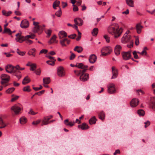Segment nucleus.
<instances>
[{"label": "nucleus", "mask_w": 155, "mask_h": 155, "mask_svg": "<svg viewBox=\"0 0 155 155\" xmlns=\"http://www.w3.org/2000/svg\"><path fill=\"white\" fill-rule=\"evenodd\" d=\"M107 31L109 34L114 35L115 38H117L120 36L123 30L121 28H119L118 24H115L109 26Z\"/></svg>", "instance_id": "1"}, {"label": "nucleus", "mask_w": 155, "mask_h": 155, "mask_svg": "<svg viewBox=\"0 0 155 155\" xmlns=\"http://www.w3.org/2000/svg\"><path fill=\"white\" fill-rule=\"evenodd\" d=\"M11 109L15 114H19L21 113L22 107L20 104H15L11 107Z\"/></svg>", "instance_id": "2"}, {"label": "nucleus", "mask_w": 155, "mask_h": 155, "mask_svg": "<svg viewBox=\"0 0 155 155\" xmlns=\"http://www.w3.org/2000/svg\"><path fill=\"white\" fill-rule=\"evenodd\" d=\"M130 32L129 31H127L124 34L123 37L121 39V42L123 44H125L128 42L131 39V36L128 35Z\"/></svg>", "instance_id": "3"}, {"label": "nucleus", "mask_w": 155, "mask_h": 155, "mask_svg": "<svg viewBox=\"0 0 155 155\" xmlns=\"http://www.w3.org/2000/svg\"><path fill=\"white\" fill-rule=\"evenodd\" d=\"M112 51V48L110 46L103 47L101 52L102 56H105L110 54Z\"/></svg>", "instance_id": "4"}, {"label": "nucleus", "mask_w": 155, "mask_h": 155, "mask_svg": "<svg viewBox=\"0 0 155 155\" xmlns=\"http://www.w3.org/2000/svg\"><path fill=\"white\" fill-rule=\"evenodd\" d=\"M10 76L5 74H2L1 76V78L2 80L1 82L2 84L4 85L5 86H6L7 85L4 84L7 83L9 81L10 79Z\"/></svg>", "instance_id": "5"}, {"label": "nucleus", "mask_w": 155, "mask_h": 155, "mask_svg": "<svg viewBox=\"0 0 155 155\" xmlns=\"http://www.w3.org/2000/svg\"><path fill=\"white\" fill-rule=\"evenodd\" d=\"M16 38H15V40L17 42H18L21 43L23 41H25V37H24L21 35V34L17 33L15 35Z\"/></svg>", "instance_id": "6"}, {"label": "nucleus", "mask_w": 155, "mask_h": 155, "mask_svg": "<svg viewBox=\"0 0 155 155\" xmlns=\"http://www.w3.org/2000/svg\"><path fill=\"white\" fill-rule=\"evenodd\" d=\"M131 51L123 52L122 53V55L124 60H128L131 58Z\"/></svg>", "instance_id": "7"}, {"label": "nucleus", "mask_w": 155, "mask_h": 155, "mask_svg": "<svg viewBox=\"0 0 155 155\" xmlns=\"http://www.w3.org/2000/svg\"><path fill=\"white\" fill-rule=\"evenodd\" d=\"M65 71L63 68L59 66L57 68V74L60 77H63L65 75Z\"/></svg>", "instance_id": "8"}, {"label": "nucleus", "mask_w": 155, "mask_h": 155, "mask_svg": "<svg viewBox=\"0 0 155 155\" xmlns=\"http://www.w3.org/2000/svg\"><path fill=\"white\" fill-rule=\"evenodd\" d=\"M46 57L51 60V61H46L47 63L49 65L52 66L54 65L55 64V62L56 61V59H55V58L48 55V54L47 55Z\"/></svg>", "instance_id": "9"}, {"label": "nucleus", "mask_w": 155, "mask_h": 155, "mask_svg": "<svg viewBox=\"0 0 155 155\" xmlns=\"http://www.w3.org/2000/svg\"><path fill=\"white\" fill-rule=\"evenodd\" d=\"M108 91L110 94H113L115 92L116 90L114 84L113 83L109 84L108 87Z\"/></svg>", "instance_id": "10"}, {"label": "nucleus", "mask_w": 155, "mask_h": 155, "mask_svg": "<svg viewBox=\"0 0 155 155\" xmlns=\"http://www.w3.org/2000/svg\"><path fill=\"white\" fill-rule=\"evenodd\" d=\"M112 70L113 75L111 77V79H113L116 78L118 74L117 70L115 67L113 66L112 67Z\"/></svg>", "instance_id": "11"}, {"label": "nucleus", "mask_w": 155, "mask_h": 155, "mask_svg": "<svg viewBox=\"0 0 155 155\" xmlns=\"http://www.w3.org/2000/svg\"><path fill=\"white\" fill-rule=\"evenodd\" d=\"M121 49L122 47L120 45H117L115 46L114 52L116 55L118 56L120 54V52Z\"/></svg>", "instance_id": "12"}, {"label": "nucleus", "mask_w": 155, "mask_h": 155, "mask_svg": "<svg viewBox=\"0 0 155 155\" xmlns=\"http://www.w3.org/2000/svg\"><path fill=\"white\" fill-rule=\"evenodd\" d=\"M14 68V67L11 64L8 65L5 67V70L6 72L10 74L12 73Z\"/></svg>", "instance_id": "13"}, {"label": "nucleus", "mask_w": 155, "mask_h": 155, "mask_svg": "<svg viewBox=\"0 0 155 155\" xmlns=\"http://www.w3.org/2000/svg\"><path fill=\"white\" fill-rule=\"evenodd\" d=\"M29 22L26 20H24L21 22L20 25L21 27L23 28H25L29 26Z\"/></svg>", "instance_id": "14"}, {"label": "nucleus", "mask_w": 155, "mask_h": 155, "mask_svg": "<svg viewBox=\"0 0 155 155\" xmlns=\"http://www.w3.org/2000/svg\"><path fill=\"white\" fill-rule=\"evenodd\" d=\"M74 21L76 25L81 26L83 24V21L80 18H76L74 19Z\"/></svg>", "instance_id": "15"}, {"label": "nucleus", "mask_w": 155, "mask_h": 155, "mask_svg": "<svg viewBox=\"0 0 155 155\" xmlns=\"http://www.w3.org/2000/svg\"><path fill=\"white\" fill-rule=\"evenodd\" d=\"M39 23L35 21L33 22V25L35 27L33 29V31L34 33H36L39 30L40 26L38 25Z\"/></svg>", "instance_id": "16"}, {"label": "nucleus", "mask_w": 155, "mask_h": 155, "mask_svg": "<svg viewBox=\"0 0 155 155\" xmlns=\"http://www.w3.org/2000/svg\"><path fill=\"white\" fill-rule=\"evenodd\" d=\"M97 60V57L95 54H91L89 59V62L92 64H93Z\"/></svg>", "instance_id": "17"}, {"label": "nucleus", "mask_w": 155, "mask_h": 155, "mask_svg": "<svg viewBox=\"0 0 155 155\" xmlns=\"http://www.w3.org/2000/svg\"><path fill=\"white\" fill-rule=\"evenodd\" d=\"M80 80L83 81H87L89 78V74H86L84 75H80Z\"/></svg>", "instance_id": "18"}, {"label": "nucleus", "mask_w": 155, "mask_h": 155, "mask_svg": "<svg viewBox=\"0 0 155 155\" xmlns=\"http://www.w3.org/2000/svg\"><path fill=\"white\" fill-rule=\"evenodd\" d=\"M7 125L8 124L3 120L2 118L0 117V128H5L7 126Z\"/></svg>", "instance_id": "19"}, {"label": "nucleus", "mask_w": 155, "mask_h": 155, "mask_svg": "<svg viewBox=\"0 0 155 155\" xmlns=\"http://www.w3.org/2000/svg\"><path fill=\"white\" fill-rule=\"evenodd\" d=\"M67 36L66 33L64 31H60L58 33L59 38L60 39H62Z\"/></svg>", "instance_id": "20"}, {"label": "nucleus", "mask_w": 155, "mask_h": 155, "mask_svg": "<svg viewBox=\"0 0 155 155\" xmlns=\"http://www.w3.org/2000/svg\"><path fill=\"white\" fill-rule=\"evenodd\" d=\"M143 28V26L141 25V23L136 24V31L137 33L139 34L140 33Z\"/></svg>", "instance_id": "21"}, {"label": "nucleus", "mask_w": 155, "mask_h": 155, "mask_svg": "<svg viewBox=\"0 0 155 155\" xmlns=\"http://www.w3.org/2000/svg\"><path fill=\"white\" fill-rule=\"evenodd\" d=\"M48 117H46L44 118V120L42 121V125H46L48 124V121L50 119V118H48Z\"/></svg>", "instance_id": "22"}, {"label": "nucleus", "mask_w": 155, "mask_h": 155, "mask_svg": "<svg viewBox=\"0 0 155 155\" xmlns=\"http://www.w3.org/2000/svg\"><path fill=\"white\" fill-rule=\"evenodd\" d=\"M68 122V119L65 120L64 121V124L67 126L72 127L74 125L75 122Z\"/></svg>", "instance_id": "23"}, {"label": "nucleus", "mask_w": 155, "mask_h": 155, "mask_svg": "<svg viewBox=\"0 0 155 155\" xmlns=\"http://www.w3.org/2000/svg\"><path fill=\"white\" fill-rule=\"evenodd\" d=\"M74 51H77L78 53H81L83 50L81 46H76L74 49Z\"/></svg>", "instance_id": "24"}, {"label": "nucleus", "mask_w": 155, "mask_h": 155, "mask_svg": "<svg viewBox=\"0 0 155 155\" xmlns=\"http://www.w3.org/2000/svg\"><path fill=\"white\" fill-rule=\"evenodd\" d=\"M36 51V50L35 48H32L31 49L28 54V55L30 56H32L33 57H35V53Z\"/></svg>", "instance_id": "25"}, {"label": "nucleus", "mask_w": 155, "mask_h": 155, "mask_svg": "<svg viewBox=\"0 0 155 155\" xmlns=\"http://www.w3.org/2000/svg\"><path fill=\"white\" fill-rule=\"evenodd\" d=\"M56 36L54 35L51 38L50 40L48 41V43L50 44H51L53 43L56 42Z\"/></svg>", "instance_id": "26"}, {"label": "nucleus", "mask_w": 155, "mask_h": 155, "mask_svg": "<svg viewBox=\"0 0 155 155\" xmlns=\"http://www.w3.org/2000/svg\"><path fill=\"white\" fill-rule=\"evenodd\" d=\"M30 81V79L28 76H26L23 79L22 83L23 84H26L29 83Z\"/></svg>", "instance_id": "27"}, {"label": "nucleus", "mask_w": 155, "mask_h": 155, "mask_svg": "<svg viewBox=\"0 0 155 155\" xmlns=\"http://www.w3.org/2000/svg\"><path fill=\"white\" fill-rule=\"evenodd\" d=\"M50 82V79L49 78H45L43 79L44 84H48Z\"/></svg>", "instance_id": "28"}, {"label": "nucleus", "mask_w": 155, "mask_h": 155, "mask_svg": "<svg viewBox=\"0 0 155 155\" xmlns=\"http://www.w3.org/2000/svg\"><path fill=\"white\" fill-rule=\"evenodd\" d=\"M20 123L21 124H25L27 121V119L26 117H21L20 119Z\"/></svg>", "instance_id": "29"}, {"label": "nucleus", "mask_w": 155, "mask_h": 155, "mask_svg": "<svg viewBox=\"0 0 155 155\" xmlns=\"http://www.w3.org/2000/svg\"><path fill=\"white\" fill-rule=\"evenodd\" d=\"M126 3L130 6L134 7V2L132 0H126Z\"/></svg>", "instance_id": "30"}, {"label": "nucleus", "mask_w": 155, "mask_h": 155, "mask_svg": "<svg viewBox=\"0 0 155 155\" xmlns=\"http://www.w3.org/2000/svg\"><path fill=\"white\" fill-rule=\"evenodd\" d=\"M12 13V12L11 11H9L8 12H6L5 10L2 11V14L5 16H8L10 15Z\"/></svg>", "instance_id": "31"}, {"label": "nucleus", "mask_w": 155, "mask_h": 155, "mask_svg": "<svg viewBox=\"0 0 155 155\" xmlns=\"http://www.w3.org/2000/svg\"><path fill=\"white\" fill-rule=\"evenodd\" d=\"M99 118L101 120H103L105 118V114L103 111L101 112L99 115Z\"/></svg>", "instance_id": "32"}, {"label": "nucleus", "mask_w": 155, "mask_h": 155, "mask_svg": "<svg viewBox=\"0 0 155 155\" xmlns=\"http://www.w3.org/2000/svg\"><path fill=\"white\" fill-rule=\"evenodd\" d=\"M81 128L83 130H86L89 128V127L86 123H83L81 126Z\"/></svg>", "instance_id": "33"}, {"label": "nucleus", "mask_w": 155, "mask_h": 155, "mask_svg": "<svg viewBox=\"0 0 155 155\" xmlns=\"http://www.w3.org/2000/svg\"><path fill=\"white\" fill-rule=\"evenodd\" d=\"M61 39L60 42L61 46H66V45L65 43L66 41V40H67V39L65 38L62 39Z\"/></svg>", "instance_id": "34"}, {"label": "nucleus", "mask_w": 155, "mask_h": 155, "mask_svg": "<svg viewBox=\"0 0 155 155\" xmlns=\"http://www.w3.org/2000/svg\"><path fill=\"white\" fill-rule=\"evenodd\" d=\"M96 119L94 117L91 118L89 120V122L90 124H93L96 123Z\"/></svg>", "instance_id": "35"}, {"label": "nucleus", "mask_w": 155, "mask_h": 155, "mask_svg": "<svg viewBox=\"0 0 155 155\" xmlns=\"http://www.w3.org/2000/svg\"><path fill=\"white\" fill-rule=\"evenodd\" d=\"M98 31V29L97 28H94L92 31V34L93 36L97 35Z\"/></svg>", "instance_id": "36"}, {"label": "nucleus", "mask_w": 155, "mask_h": 155, "mask_svg": "<svg viewBox=\"0 0 155 155\" xmlns=\"http://www.w3.org/2000/svg\"><path fill=\"white\" fill-rule=\"evenodd\" d=\"M129 41V43L127 45V46L129 48H131L133 46L134 41L133 40L131 39Z\"/></svg>", "instance_id": "37"}, {"label": "nucleus", "mask_w": 155, "mask_h": 155, "mask_svg": "<svg viewBox=\"0 0 155 155\" xmlns=\"http://www.w3.org/2000/svg\"><path fill=\"white\" fill-rule=\"evenodd\" d=\"M137 114L140 116H143L144 115L145 112L143 110L140 109L138 110Z\"/></svg>", "instance_id": "38"}, {"label": "nucleus", "mask_w": 155, "mask_h": 155, "mask_svg": "<svg viewBox=\"0 0 155 155\" xmlns=\"http://www.w3.org/2000/svg\"><path fill=\"white\" fill-rule=\"evenodd\" d=\"M15 90V88L14 87H11L6 90L5 92L7 94H11Z\"/></svg>", "instance_id": "39"}, {"label": "nucleus", "mask_w": 155, "mask_h": 155, "mask_svg": "<svg viewBox=\"0 0 155 155\" xmlns=\"http://www.w3.org/2000/svg\"><path fill=\"white\" fill-rule=\"evenodd\" d=\"M88 66L87 65H84L82 63H78V68L81 69L87 68Z\"/></svg>", "instance_id": "40"}, {"label": "nucleus", "mask_w": 155, "mask_h": 155, "mask_svg": "<svg viewBox=\"0 0 155 155\" xmlns=\"http://www.w3.org/2000/svg\"><path fill=\"white\" fill-rule=\"evenodd\" d=\"M130 106L132 107L136 106V100L135 98H133L130 102Z\"/></svg>", "instance_id": "41"}, {"label": "nucleus", "mask_w": 155, "mask_h": 155, "mask_svg": "<svg viewBox=\"0 0 155 155\" xmlns=\"http://www.w3.org/2000/svg\"><path fill=\"white\" fill-rule=\"evenodd\" d=\"M7 33L9 35H11L12 34V32L11 30L8 28H5L3 33Z\"/></svg>", "instance_id": "42"}, {"label": "nucleus", "mask_w": 155, "mask_h": 155, "mask_svg": "<svg viewBox=\"0 0 155 155\" xmlns=\"http://www.w3.org/2000/svg\"><path fill=\"white\" fill-rule=\"evenodd\" d=\"M31 68H30V70L31 71H34L36 68V65L35 64H32L31 66H30Z\"/></svg>", "instance_id": "43"}, {"label": "nucleus", "mask_w": 155, "mask_h": 155, "mask_svg": "<svg viewBox=\"0 0 155 155\" xmlns=\"http://www.w3.org/2000/svg\"><path fill=\"white\" fill-rule=\"evenodd\" d=\"M35 35L34 34H31L30 35H27L25 37L26 38L29 39V38L34 39L35 37Z\"/></svg>", "instance_id": "44"}, {"label": "nucleus", "mask_w": 155, "mask_h": 155, "mask_svg": "<svg viewBox=\"0 0 155 155\" xmlns=\"http://www.w3.org/2000/svg\"><path fill=\"white\" fill-rule=\"evenodd\" d=\"M153 100L151 102V106L153 110H155V97L153 98Z\"/></svg>", "instance_id": "45"}, {"label": "nucleus", "mask_w": 155, "mask_h": 155, "mask_svg": "<svg viewBox=\"0 0 155 155\" xmlns=\"http://www.w3.org/2000/svg\"><path fill=\"white\" fill-rule=\"evenodd\" d=\"M62 12L61 10V8H59V10L57 11L55 13V15L58 17H60L61 15Z\"/></svg>", "instance_id": "46"}, {"label": "nucleus", "mask_w": 155, "mask_h": 155, "mask_svg": "<svg viewBox=\"0 0 155 155\" xmlns=\"http://www.w3.org/2000/svg\"><path fill=\"white\" fill-rule=\"evenodd\" d=\"M23 91H26L28 92L30 91L31 89L30 88V86H27L24 87L23 88Z\"/></svg>", "instance_id": "47"}, {"label": "nucleus", "mask_w": 155, "mask_h": 155, "mask_svg": "<svg viewBox=\"0 0 155 155\" xmlns=\"http://www.w3.org/2000/svg\"><path fill=\"white\" fill-rule=\"evenodd\" d=\"M104 38L105 39L106 42L109 43L110 41V37L107 35H104Z\"/></svg>", "instance_id": "48"}, {"label": "nucleus", "mask_w": 155, "mask_h": 155, "mask_svg": "<svg viewBox=\"0 0 155 155\" xmlns=\"http://www.w3.org/2000/svg\"><path fill=\"white\" fill-rule=\"evenodd\" d=\"M17 52L19 55L21 56L24 55L25 54V51H20L18 49L17 50Z\"/></svg>", "instance_id": "49"}, {"label": "nucleus", "mask_w": 155, "mask_h": 155, "mask_svg": "<svg viewBox=\"0 0 155 155\" xmlns=\"http://www.w3.org/2000/svg\"><path fill=\"white\" fill-rule=\"evenodd\" d=\"M25 41L26 42V43L28 45H31L33 43V41L29 39L26 38L25 39Z\"/></svg>", "instance_id": "50"}, {"label": "nucleus", "mask_w": 155, "mask_h": 155, "mask_svg": "<svg viewBox=\"0 0 155 155\" xmlns=\"http://www.w3.org/2000/svg\"><path fill=\"white\" fill-rule=\"evenodd\" d=\"M147 50V47H144L143 48V51L140 53V54L141 55H143L144 54H145V55H146L147 54L146 50Z\"/></svg>", "instance_id": "51"}, {"label": "nucleus", "mask_w": 155, "mask_h": 155, "mask_svg": "<svg viewBox=\"0 0 155 155\" xmlns=\"http://www.w3.org/2000/svg\"><path fill=\"white\" fill-rule=\"evenodd\" d=\"M137 91V93L138 95H142L144 94V92L142 91L141 89H139L136 91V92Z\"/></svg>", "instance_id": "52"}, {"label": "nucleus", "mask_w": 155, "mask_h": 155, "mask_svg": "<svg viewBox=\"0 0 155 155\" xmlns=\"http://www.w3.org/2000/svg\"><path fill=\"white\" fill-rule=\"evenodd\" d=\"M19 96H16L14 97H13L11 100L12 102H14L16 100H17L19 97Z\"/></svg>", "instance_id": "53"}, {"label": "nucleus", "mask_w": 155, "mask_h": 155, "mask_svg": "<svg viewBox=\"0 0 155 155\" xmlns=\"http://www.w3.org/2000/svg\"><path fill=\"white\" fill-rule=\"evenodd\" d=\"M81 71L74 70L75 74L77 76H79L81 75Z\"/></svg>", "instance_id": "54"}, {"label": "nucleus", "mask_w": 155, "mask_h": 155, "mask_svg": "<svg viewBox=\"0 0 155 155\" xmlns=\"http://www.w3.org/2000/svg\"><path fill=\"white\" fill-rule=\"evenodd\" d=\"M42 88V87L41 85H40L39 87H33V88L35 91H38L41 89Z\"/></svg>", "instance_id": "55"}, {"label": "nucleus", "mask_w": 155, "mask_h": 155, "mask_svg": "<svg viewBox=\"0 0 155 155\" xmlns=\"http://www.w3.org/2000/svg\"><path fill=\"white\" fill-rule=\"evenodd\" d=\"M60 2L59 1H57L53 3V5H55L57 7H58L60 4Z\"/></svg>", "instance_id": "56"}, {"label": "nucleus", "mask_w": 155, "mask_h": 155, "mask_svg": "<svg viewBox=\"0 0 155 155\" xmlns=\"http://www.w3.org/2000/svg\"><path fill=\"white\" fill-rule=\"evenodd\" d=\"M150 122L149 121V120L147 121L146 122H145L144 123V124H145V125L144 126V127L145 128H146L147 127L149 126L150 124Z\"/></svg>", "instance_id": "57"}, {"label": "nucleus", "mask_w": 155, "mask_h": 155, "mask_svg": "<svg viewBox=\"0 0 155 155\" xmlns=\"http://www.w3.org/2000/svg\"><path fill=\"white\" fill-rule=\"evenodd\" d=\"M48 50H47L45 49H43L40 51L39 54L42 53L46 54Z\"/></svg>", "instance_id": "58"}, {"label": "nucleus", "mask_w": 155, "mask_h": 155, "mask_svg": "<svg viewBox=\"0 0 155 155\" xmlns=\"http://www.w3.org/2000/svg\"><path fill=\"white\" fill-rule=\"evenodd\" d=\"M41 72V71L40 69H37L35 72V73L37 75H40V74Z\"/></svg>", "instance_id": "59"}, {"label": "nucleus", "mask_w": 155, "mask_h": 155, "mask_svg": "<svg viewBox=\"0 0 155 155\" xmlns=\"http://www.w3.org/2000/svg\"><path fill=\"white\" fill-rule=\"evenodd\" d=\"M76 35L75 34H72V35H69L68 36V37L69 38H70L71 39H74L76 37Z\"/></svg>", "instance_id": "60"}, {"label": "nucleus", "mask_w": 155, "mask_h": 155, "mask_svg": "<svg viewBox=\"0 0 155 155\" xmlns=\"http://www.w3.org/2000/svg\"><path fill=\"white\" fill-rule=\"evenodd\" d=\"M73 6H74L73 8V10L74 12H76L78 11V7L74 5H73Z\"/></svg>", "instance_id": "61"}, {"label": "nucleus", "mask_w": 155, "mask_h": 155, "mask_svg": "<svg viewBox=\"0 0 155 155\" xmlns=\"http://www.w3.org/2000/svg\"><path fill=\"white\" fill-rule=\"evenodd\" d=\"M37 113H35L34 112V111L32 109H30V111L28 112V114H31L32 115H35Z\"/></svg>", "instance_id": "62"}, {"label": "nucleus", "mask_w": 155, "mask_h": 155, "mask_svg": "<svg viewBox=\"0 0 155 155\" xmlns=\"http://www.w3.org/2000/svg\"><path fill=\"white\" fill-rule=\"evenodd\" d=\"M4 54L6 55V56L7 57H10L12 55V54L9 53L5 52L4 53Z\"/></svg>", "instance_id": "63"}, {"label": "nucleus", "mask_w": 155, "mask_h": 155, "mask_svg": "<svg viewBox=\"0 0 155 155\" xmlns=\"http://www.w3.org/2000/svg\"><path fill=\"white\" fill-rule=\"evenodd\" d=\"M51 32V30H48L46 31V33L48 35L50 36Z\"/></svg>", "instance_id": "64"}]
</instances>
